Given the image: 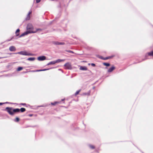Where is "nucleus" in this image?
Listing matches in <instances>:
<instances>
[{"label":"nucleus","mask_w":153,"mask_h":153,"mask_svg":"<svg viewBox=\"0 0 153 153\" xmlns=\"http://www.w3.org/2000/svg\"><path fill=\"white\" fill-rule=\"evenodd\" d=\"M27 31L22 33L19 36V37L20 38L30 33H36L38 30H39V29L35 30L33 27L32 25L31 24H28L27 26Z\"/></svg>","instance_id":"nucleus-1"},{"label":"nucleus","mask_w":153,"mask_h":153,"mask_svg":"<svg viewBox=\"0 0 153 153\" xmlns=\"http://www.w3.org/2000/svg\"><path fill=\"white\" fill-rule=\"evenodd\" d=\"M25 109L23 108H21L20 109L16 108L13 109L12 108L7 107L6 108L5 110L7 111L8 113L11 115H14V114L19 112L20 111L23 112L25 111Z\"/></svg>","instance_id":"nucleus-2"},{"label":"nucleus","mask_w":153,"mask_h":153,"mask_svg":"<svg viewBox=\"0 0 153 153\" xmlns=\"http://www.w3.org/2000/svg\"><path fill=\"white\" fill-rule=\"evenodd\" d=\"M15 54H19L22 55H26V56H32V54L30 53H28L26 51H22L15 53Z\"/></svg>","instance_id":"nucleus-3"},{"label":"nucleus","mask_w":153,"mask_h":153,"mask_svg":"<svg viewBox=\"0 0 153 153\" xmlns=\"http://www.w3.org/2000/svg\"><path fill=\"white\" fill-rule=\"evenodd\" d=\"M65 68L67 69H71L72 66L71 64L69 62H67L64 65Z\"/></svg>","instance_id":"nucleus-4"},{"label":"nucleus","mask_w":153,"mask_h":153,"mask_svg":"<svg viewBox=\"0 0 153 153\" xmlns=\"http://www.w3.org/2000/svg\"><path fill=\"white\" fill-rule=\"evenodd\" d=\"M114 56H109L108 57H106L104 58L103 56H99L98 57L99 58L101 59L104 60H106L108 59H111Z\"/></svg>","instance_id":"nucleus-5"},{"label":"nucleus","mask_w":153,"mask_h":153,"mask_svg":"<svg viewBox=\"0 0 153 153\" xmlns=\"http://www.w3.org/2000/svg\"><path fill=\"white\" fill-rule=\"evenodd\" d=\"M46 57L45 56H41L38 57L37 59L39 61H43L45 60Z\"/></svg>","instance_id":"nucleus-6"},{"label":"nucleus","mask_w":153,"mask_h":153,"mask_svg":"<svg viewBox=\"0 0 153 153\" xmlns=\"http://www.w3.org/2000/svg\"><path fill=\"white\" fill-rule=\"evenodd\" d=\"M9 50L10 51H15L16 50V49L15 48V47L13 46H10L9 48Z\"/></svg>","instance_id":"nucleus-7"},{"label":"nucleus","mask_w":153,"mask_h":153,"mask_svg":"<svg viewBox=\"0 0 153 153\" xmlns=\"http://www.w3.org/2000/svg\"><path fill=\"white\" fill-rule=\"evenodd\" d=\"M90 93H91V91H89L87 93L85 92V93H82V94H81V95H82V96H85V95L89 96L90 95Z\"/></svg>","instance_id":"nucleus-8"},{"label":"nucleus","mask_w":153,"mask_h":153,"mask_svg":"<svg viewBox=\"0 0 153 153\" xmlns=\"http://www.w3.org/2000/svg\"><path fill=\"white\" fill-rule=\"evenodd\" d=\"M153 56V51H151V52L148 53L146 54V59H147L148 58L147 57V56Z\"/></svg>","instance_id":"nucleus-9"},{"label":"nucleus","mask_w":153,"mask_h":153,"mask_svg":"<svg viewBox=\"0 0 153 153\" xmlns=\"http://www.w3.org/2000/svg\"><path fill=\"white\" fill-rule=\"evenodd\" d=\"M32 13L31 11H30L27 15V17L26 18L27 20H29L30 19V15Z\"/></svg>","instance_id":"nucleus-10"},{"label":"nucleus","mask_w":153,"mask_h":153,"mask_svg":"<svg viewBox=\"0 0 153 153\" xmlns=\"http://www.w3.org/2000/svg\"><path fill=\"white\" fill-rule=\"evenodd\" d=\"M115 69V67L114 66L110 68L108 70V72H111L113 71Z\"/></svg>","instance_id":"nucleus-11"},{"label":"nucleus","mask_w":153,"mask_h":153,"mask_svg":"<svg viewBox=\"0 0 153 153\" xmlns=\"http://www.w3.org/2000/svg\"><path fill=\"white\" fill-rule=\"evenodd\" d=\"M65 61V59H58L56 60V63H59L61 62H64Z\"/></svg>","instance_id":"nucleus-12"},{"label":"nucleus","mask_w":153,"mask_h":153,"mask_svg":"<svg viewBox=\"0 0 153 153\" xmlns=\"http://www.w3.org/2000/svg\"><path fill=\"white\" fill-rule=\"evenodd\" d=\"M20 30L19 29H18L17 30L16 32V36H19V34Z\"/></svg>","instance_id":"nucleus-13"},{"label":"nucleus","mask_w":153,"mask_h":153,"mask_svg":"<svg viewBox=\"0 0 153 153\" xmlns=\"http://www.w3.org/2000/svg\"><path fill=\"white\" fill-rule=\"evenodd\" d=\"M56 63V61H53L51 62L48 63L47 64L48 65H54Z\"/></svg>","instance_id":"nucleus-14"},{"label":"nucleus","mask_w":153,"mask_h":153,"mask_svg":"<svg viewBox=\"0 0 153 153\" xmlns=\"http://www.w3.org/2000/svg\"><path fill=\"white\" fill-rule=\"evenodd\" d=\"M55 44L56 45H63L64 43L63 42H55Z\"/></svg>","instance_id":"nucleus-15"},{"label":"nucleus","mask_w":153,"mask_h":153,"mask_svg":"<svg viewBox=\"0 0 153 153\" xmlns=\"http://www.w3.org/2000/svg\"><path fill=\"white\" fill-rule=\"evenodd\" d=\"M80 69L82 70H87V68L86 67L81 66L80 68Z\"/></svg>","instance_id":"nucleus-16"},{"label":"nucleus","mask_w":153,"mask_h":153,"mask_svg":"<svg viewBox=\"0 0 153 153\" xmlns=\"http://www.w3.org/2000/svg\"><path fill=\"white\" fill-rule=\"evenodd\" d=\"M35 58L34 57H30L28 58L27 60L29 61H33L35 60Z\"/></svg>","instance_id":"nucleus-17"},{"label":"nucleus","mask_w":153,"mask_h":153,"mask_svg":"<svg viewBox=\"0 0 153 153\" xmlns=\"http://www.w3.org/2000/svg\"><path fill=\"white\" fill-rule=\"evenodd\" d=\"M49 68L48 69H42V70H37L36 71H45L46 70H49Z\"/></svg>","instance_id":"nucleus-18"},{"label":"nucleus","mask_w":153,"mask_h":153,"mask_svg":"<svg viewBox=\"0 0 153 153\" xmlns=\"http://www.w3.org/2000/svg\"><path fill=\"white\" fill-rule=\"evenodd\" d=\"M103 64L106 66H109L110 65V64L109 63H103Z\"/></svg>","instance_id":"nucleus-19"},{"label":"nucleus","mask_w":153,"mask_h":153,"mask_svg":"<svg viewBox=\"0 0 153 153\" xmlns=\"http://www.w3.org/2000/svg\"><path fill=\"white\" fill-rule=\"evenodd\" d=\"M81 91V90H79L78 91H77L75 93V96H76L77 94H78Z\"/></svg>","instance_id":"nucleus-20"},{"label":"nucleus","mask_w":153,"mask_h":153,"mask_svg":"<svg viewBox=\"0 0 153 153\" xmlns=\"http://www.w3.org/2000/svg\"><path fill=\"white\" fill-rule=\"evenodd\" d=\"M23 68L22 67H19L18 68L17 70L18 71H20L21 70H22L23 69Z\"/></svg>","instance_id":"nucleus-21"},{"label":"nucleus","mask_w":153,"mask_h":153,"mask_svg":"<svg viewBox=\"0 0 153 153\" xmlns=\"http://www.w3.org/2000/svg\"><path fill=\"white\" fill-rule=\"evenodd\" d=\"M19 118L18 117H16V119L14 120V121L16 122H18L19 121Z\"/></svg>","instance_id":"nucleus-22"},{"label":"nucleus","mask_w":153,"mask_h":153,"mask_svg":"<svg viewBox=\"0 0 153 153\" xmlns=\"http://www.w3.org/2000/svg\"><path fill=\"white\" fill-rule=\"evenodd\" d=\"M58 102H55L53 103L52 102L51 103V104L53 105H55Z\"/></svg>","instance_id":"nucleus-23"},{"label":"nucleus","mask_w":153,"mask_h":153,"mask_svg":"<svg viewBox=\"0 0 153 153\" xmlns=\"http://www.w3.org/2000/svg\"><path fill=\"white\" fill-rule=\"evenodd\" d=\"M90 147L91 148V149H94V148H95L94 146H93V145H90Z\"/></svg>","instance_id":"nucleus-24"},{"label":"nucleus","mask_w":153,"mask_h":153,"mask_svg":"<svg viewBox=\"0 0 153 153\" xmlns=\"http://www.w3.org/2000/svg\"><path fill=\"white\" fill-rule=\"evenodd\" d=\"M91 65L92 66H93V67H94L95 66V65L94 63H91Z\"/></svg>","instance_id":"nucleus-25"},{"label":"nucleus","mask_w":153,"mask_h":153,"mask_svg":"<svg viewBox=\"0 0 153 153\" xmlns=\"http://www.w3.org/2000/svg\"><path fill=\"white\" fill-rule=\"evenodd\" d=\"M41 0H36V1L37 3H38L41 1Z\"/></svg>","instance_id":"nucleus-26"},{"label":"nucleus","mask_w":153,"mask_h":153,"mask_svg":"<svg viewBox=\"0 0 153 153\" xmlns=\"http://www.w3.org/2000/svg\"><path fill=\"white\" fill-rule=\"evenodd\" d=\"M68 52H70V53H73V52L71 51H68Z\"/></svg>","instance_id":"nucleus-27"},{"label":"nucleus","mask_w":153,"mask_h":153,"mask_svg":"<svg viewBox=\"0 0 153 153\" xmlns=\"http://www.w3.org/2000/svg\"><path fill=\"white\" fill-rule=\"evenodd\" d=\"M3 103H0V105H2Z\"/></svg>","instance_id":"nucleus-28"},{"label":"nucleus","mask_w":153,"mask_h":153,"mask_svg":"<svg viewBox=\"0 0 153 153\" xmlns=\"http://www.w3.org/2000/svg\"><path fill=\"white\" fill-rule=\"evenodd\" d=\"M14 39V37H13L11 38V39Z\"/></svg>","instance_id":"nucleus-29"},{"label":"nucleus","mask_w":153,"mask_h":153,"mask_svg":"<svg viewBox=\"0 0 153 153\" xmlns=\"http://www.w3.org/2000/svg\"><path fill=\"white\" fill-rule=\"evenodd\" d=\"M29 116H32V114H30V115H29Z\"/></svg>","instance_id":"nucleus-30"},{"label":"nucleus","mask_w":153,"mask_h":153,"mask_svg":"<svg viewBox=\"0 0 153 153\" xmlns=\"http://www.w3.org/2000/svg\"><path fill=\"white\" fill-rule=\"evenodd\" d=\"M22 104L23 105H24L25 104H23V103H22Z\"/></svg>","instance_id":"nucleus-31"},{"label":"nucleus","mask_w":153,"mask_h":153,"mask_svg":"<svg viewBox=\"0 0 153 153\" xmlns=\"http://www.w3.org/2000/svg\"><path fill=\"white\" fill-rule=\"evenodd\" d=\"M62 101H63V100H63V99H62Z\"/></svg>","instance_id":"nucleus-32"},{"label":"nucleus","mask_w":153,"mask_h":153,"mask_svg":"<svg viewBox=\"0 0 153 153\" xmlns=\"http://www.w3.org/2000/svg\"><path fill=\"white\" fill-rule=\"evenodd\" d=\"M1 58H0V59Z\"/></svg>","instance_id":"nucleus-33"}]
</instances>
